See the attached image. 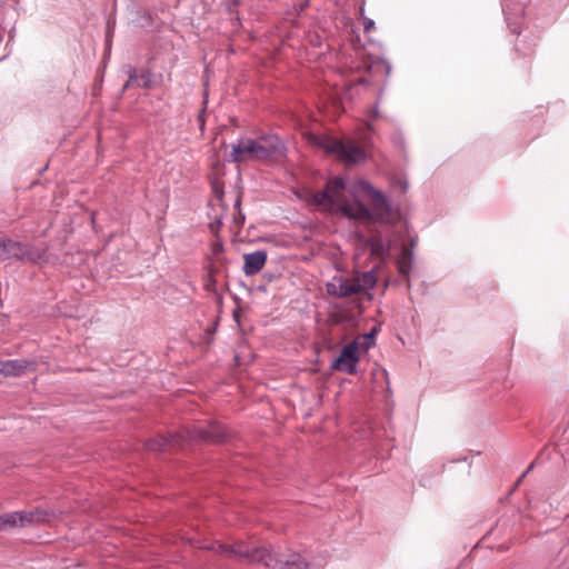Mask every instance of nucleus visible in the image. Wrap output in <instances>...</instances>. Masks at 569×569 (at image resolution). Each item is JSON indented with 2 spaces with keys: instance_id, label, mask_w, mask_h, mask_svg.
Returning a JSON list of instances; mask_svg holds the SVG:
<instances>
[{
  "instance_id": "obj_1",
  "label": "nucleus",
  "mask_w": 569,
  "mask_h": 569,
  "mask_svg": "<svg viewBox=\"0 0 569 569\" xmlns=\"http://www.w3.org/2000/svg\"><path fill=\"white\" fill-rule=\"evenodd\" d=\"M346 182L342 178H333L326 183L325 189L312 194V202L326 209L339 208L343 216L350 219L363 220L371 223H381L395 227L399 221V213L393 211L387 197L371 184L367 183V191L371 197L372 208L369 209L361 202L349 203L343 191Z\"/></svg>"
},
{
  "instance_id": "obj_2",
  "label": "nucleus",
  "mask_w": 569,
  "mask_h": 569,
  "mask_svg": "<svg viewBox=\"0 0 569 569\" xmlns=\"http://www.w3.org/2000/svg\"><path fill=\"white\" fill-rule=\"evenodd\" d=\"M231 437L229 430L217 421H210L206 427L186 428L181 432L170 433L168 437L158 436L144 440V450L164 451L170 448H183L187 443L221 445Z\"/></svg>"
},
{
  "instance_id": "obj_3",
  "label": "nucleus",
  "mask_w": 569,
  "mask_h": 569,
  "mask_svg": "<svg viewBox=\"0 0 569 569\" xmlns=\"http://www.w3.org/2000/svg\"><path fill=\"white\" fill-rule=\"evenodd\" d=\"M286 156V147L278 136L268 134L257 139H242L233 144L231 160L237 163L247 161H279Z\"/></svg>"
},
{
  "instance_id": "obj_4",
  "label": "nucleus",
  "mask_w": 569,
  "mask_h": 569,
  "mask_svg": "<svg viewBox=\"0 0 569 569\" xmlns=\"http://www.w3.org/2000/svg\"><path fill=\"white\" fill-rule=\"evenodd\" d=\"M46 257V251L33 244L14 241L10 238L0 239V259H16L22 262L38 263Z\"/></svg>"
},
{
  "instance_id": "obj_5",
  "label": "nucleus",
  "mask_w": 569,
  "mask_h": 569,
  "mask_svg": "<svg viewBox=\"0 0 569 569\" xmlns=\"http://www.w3.org/2000/svg\"><path fill=\"white\" fill-rule=\"evenodd\" d=\"M217 553L246 559L249 563H261L266 567L271 565L272 553L267 547H249L244 542L234 545H218L214 548Z\"/></svg>"
},
{
  "instance_id": "obj_6",
  "label": "nucleus",
  "mask_w": 569,
  "mask_h": 569,
  "mask_svg": "<svg viewBox=\"0 0 569 569\" xmlns=\"http://www.w3.org/2000/svg\"><path fill=\"white\" fill-rule=\"evenodd\" d=\"M368 231L370 233L369 237H366L362 232H356V239L370 250L372 258L382 263L386 262L390 253L391 243L383 242L381 233L377 228L368 226Z\"/></svg>"
},
{
  "instance_id": "obj_7",
  "label": "nucleus",
  "mask_w": 569,
  "mask_h": 569,
  "mask_svg": "<svg viewBox=\"0 0 569 569\" xmlns=\"http://www.w3.org/2000/svg\"><path fill=\"white\" fill-rule=\"evenodd\" d=\"M359 343L357 340L345 346L340 355L332 361L330 369L341 371L348 375L357 373V366L360 360L358 352Z\"/></svg>"
},
{
  "instance_id": "obj_8",
  "label": "nucleus",
  "mask_w": 569,
  "mask_h": 569,
  "mask_svg": "<svg viewBox=\"0 0 569 569\" xmlns=\"http://www.w3.org/2000/svg\"><path fill=\"white\" fill-rule=\"evenodd\" d=\"M339 160L346 164H358L366 160V151L356 143L348 141L343 142V150L339 153Z\"/></svg>"
},
{
  "instance_id": "obj_9",
  "label": "nucleus",
  "mask_w": 569,
  "mask_h": 569,
  "mask_svg": "<svg viewBox=\"0 0 569 569\" xmlns=\"http://www.w3.org/2000/svg\"><path fill=\"white\" fill-rule=\"evenodd\" d=\"M244 259V266H243V272L247 276H253L258 273L264 266L267 261V253L266 251L258 250L252 253H247L243 256Z\"/></svg>"
},
{
  "instance_id": "obj_10",
  "label": "nucleus",
  "mask_w": 569,
  "mask_h": 569,
  "mask_svg": "<svg viewBox=\"0 0 569 569\" xmlns=\"http://www.w3.org/2000/svg\"><path fill=\"white\" fill-rule=\"evenodd\" d=\"M274 561L276 566L280 569H309L310 562L307 561L299 552H290L286 559L281 556L274 558L272 556L271 562Z\"/></svg>"
},
{
  "instance_id": "obj_11",
  "label": "nucleus",
  "mask_w": 569,
  "mask_h": 569,
  "mask_svg": "<svg viewBox=\"0 0 569 569\" xmlns=\"http://www.w3.org/2000/svg\"><path fill=\"white\" fill-rule=\"evenodd\" d=\"M22 527L44 523L50 520L51 512L42 508H36L30 511H21Z\"/></svg>"
},
{
  "instance_id": "obj_12",
  "label": "nucleus",
  "mask_w": 569,
  "mask_h": 569,
  "mask_svg": "<svg viewBox=\"0 0 569 569\" xmlns=\"http://www.w3.org/2000/svg\"><path fill=\"white\" fill-rule=\"evenodd\" d=\"M316 143L327 153L336 154L337 157L343 150V141L329 136L316 138Z\"/></svg>"
},
{
  "instance_id": "obj_13",
  "label": "nucleus",
  "mask_w": 569,
  "mask_h": 569,
  "mask_svg": "<svg viewBox=\"0 0 569 569\" xmlns=\"http://www.w3.org/2000/svg\"><path fill=\"white\" fill-rule=\"evenodd\" d=\"M28 365V361L18 359L0 361V372L6 376H19L26 371Z\"/></svg>"
},
{
  "instance_id": "obj_14",
  "label": "nucleus",
  "mask_w": 569,
  "mask_h": 569,
  "mask_svg": "<svg viewBox=\"0 0 569 569\" xmlns=\"http://www.w3.org/2000/svg\"><path fill=\"white\" fill-rule=\"evenodd\" d=\"M412 256L411 249L408 247H402L401 252L397 259L398 272L408 278L412 268Z\"/></svg>"
},
{
  "instance_id": "obj_15",
  "label": "nucleus",
  "mask_w": 569,
  "mask_h": 569,
  "mask_svg": "<svg viewBox=\"0 0 569 569\" xmlns=\"http://www.w3.org/2000/svg\"><path fill=\"white\" fill-rule=\"evenodd\" d=\"M339 298L351 297L361 291L359 279H339Z\"/></svg>"
},
{
  "instance_id": "obj_16",
  "label": "nucleus",
  "mask_w": 569,
  "mask_h": 569,
  "mask_svg": "<svg viewBox=\"0 0 569 569\" xmlns=\"http://www.w3.org/2000/svg\"><path fill=\"white\" fill-rule=\"evenodd\" d=\"M22 527V516L21 511L9 512L4 515H0V530H3L8 527Z\"/></svg>"
},
{
  "instance_id": "obj_17",
  "label": "nucleus",
  "mask_w": 569,
  "mask_h": 569,
  "mask_svg": "<svg viewBox=\"0 0 569 569\" xmlns=\"http://www.w3.org/2000/svg\"><path fill=\"white\" fill-rule=\"evenodd\" d=\"M208 264L204 266L206 272H210L213 274H219L222 272H227L228 259L227 258H218V259H208Z\"/></svg>"
},
{
  "instance_id": "obj_18",
  "label": "nucleus",
  "mask_w": 569,
  "mask_h": 569,
  "mask_svg": "<svg viewBox=\"0 0 569 569\" xmlns=\"http://www.w3.org/2000/svg\"><path fill=\"white\" fill-rule=\"evenodd\" d=\"M216 287H217L216 274L207 272L206 279H204V283H203L204 290L208 291V292L218 295L217 290H216Z\"/></svg>"
},
{
  "instance_id": "obj_19",
  "label": "nucleus",
  "mask_w": 569,
  "mask_h": 569,
  "mask_svg": "<svg viewBox=\"0 0 569 569\" xmlns=\"http://www.w3.org/2000/svg\"><path fill=\"white\" fill-rule=\"evenodd\" d=\"M223 252V243L220 239H217L211 246V253L207 257V259H218L224 258L222 256Z\"/></svg>"
},
{
  "instance_id": "obj_20",
  "label": "nucleus",
  "mask_w": 569,
  "mask_h": 569,
  "mask_svg": "<svg viewBox=\"0 0 569 569\" xmlns=\"http://www.w3.org/2000/svg\"><path fill=\"white\" fill-rule=\"evenodd\" d=\"M378 332V329L375 327L371 331L363 336L362 348L365 351L369 350L375 345V336Z\"/></svg>"
},
{
  "instance_id": "obj_21",
  "label": "nucleus",
  "mask_w": 569,
  "mask_h": 569,
  "mask_svg": "<svg viewBox=\"0 0 569 569\" xmlns=\"http://www.w3.org/2000/svg\"><path fill=\"white\" fill-rule=\"evenodd\" d=\"M240 204H241V196H238L236 203H234V207L238 209V214L234 216V219H233V223L238 228H241L244 222V214L240 210Z\"/></svg>"
},
{
  "instance_id": "obj_22",
  "label": "nucleus",
  "mask_w": 569,
  "mask_h": 569,
  "mask_svg": "<svg viewBox=\"0 0 569 569\" xmlns=\"http://www.w3.org/2000/svg\"><path fill=\"white\" fill-rule=\"evenodd\" d=\"M365 68H366V71L369 72V73H371V72H373L376 70H380V69L389 70V67H386L382 61H373V62H370V63H366Z\"/></svg>"
},
{
  "instance_id": "obj_23",
  "label": "nucleus",
  "mask_w": 569,
  "mask_h": 569,
  "mask_svg": "<svg viewBox=\"0 0 569 569\" xmlns=\"http://www.w3.org/2000/svg\"><path fill=\"white\" fill-rule=\"evenodd\" d=\"M377 278L372 272L363 274V283L368 288H372L376 284Z\"/></svg>"
},
{
  "instance_id": "obj_24",
  "label": "nucleus",
  "mask_w": 569,
  "mask_h": 569,
  "mask_svg": "<svg viewBox=\"0 0 569 569\" xmlns=\"http://www.w3.org/2000/svg\"><path fill=\"white\" fill-rule=\"evenodd\" d=\"M221 226H222V221L220 218H218L214 221L209 223V229L212 233L217 234Z\"/></svg>"
},
{
  "instance_id": "obj_25",
  "label": "nucleus",
  "mask_w": 569,
  "mask_h": 569,
  "mask_svg": "<svg viewBox=\"0 0 569 569\" xmlns=\"http://www.w3.org/2000/svg\"><path fill=\"white\" fill-rule=\"evenodd\" d=\"M327 292L330 296L339 298V286L336 283H327Z\"/></svg>"
},
{
  "instance_id": "obj_26",
  "label": "nucleus",
  "mask_w": 569,
  "mask_h": 569,
  "mask_svg": "<svg viewBox=\"0 0 569 569\" xmlns=\"http://www.w3.org/2000/svg\"><path fill=\"white\" fill-rule=\"evenodd\" d=\"M517 52H519L522 57H528L533 53V49L522 48L520 43L517 44Z\"/></svg>"
},
{
  "instance_id": "obj_27",
  "label": "nucleus",
  "mask_w": 569,
  "mask_h": 569,
  "mask_svg": "<svg viewBox=\"0 0 569 569\" xmlns=\"http://www.w3.org/2000/svg\"><path fill=\"white\" fill-rule=\"evenodd\" d=\"M375 28V22L370 19H366L363 21V29H365V32H369L371 29Z\"/></svg>"
},
{
  "instance_id": "obj_28",
  "label": "nucleus",
  "mask_w": 569,
  "mask_h": 569,
  "mask_svg": "<svg viewBox=\"0 0 569 569\" xmlns=\"http://www.w3.org/2000/svg\"><path fill=\"white\" fill-rule=\"evenodd\" d=\"M239 4V0H231L227 3V9L230 13L234 11V8Z\"/></svg>"
},
{
  "instance_id": "obj_29",
  "label": "nucleus",
  "mask_w": 569,
  "mask_h": 569,
  "mask_svg": "<svg viewBox=\"0 0 569 569\" xmlns=\"http://www.w3.org/2000/svg\"><path fill=\"white\" fill-rule=\"evenodd\" d=\"M213 192L220 198L222 194V190L220 189L218 182L212 183Z\"/></svg>"
},
{
  "instance_id": "obj_30",
  "label": "nucleus",
  "mask_w": 569,
  "mask_h": 569,
  "mask_svg": "<svg viewBox=\"0 0 569 569\" xmlns=\"http://www.w3.org/2000/svg\"><path fill=\"white\" fill-rule=\"evenodd\" d=\"M417 244V238L416 237H411L409 239V243L408 244H405L403 247H408L411 249V251L413 250L415 246Z\"/></svg>"
},
{
  "instance_id": "obj_31",
  "label": "nucleus",
  "mask_w": 569,
  "mask_h": 569,
  "mask_svg": "<svg viewBox=\"0 0 569 569\" xmlns=\"http://www.w3.org/2000/svg\"><path fill=\"white\" fill-rule=\"evenodd\" d=\"M356 83L361 86H370L369 80L366 78H359Z\"/></svg>"
},
{
  "instance_id": "obj_32",
  "label": "nucleus",
  "mask_w": 569,
  "mask_h": 569,
  "mask_svg": "<svg viewBox=\"0 0 569 569\" xmlns=\"http://www.w3.org/2000/svg\"><path fill=\"white\" fill-rule=\"evenodd\" d=\"M214 331H216V327H211V328H208V329L206 330V333H207V335H213V333H214Z\"/></svg>"
},
{
  "instance_id": "obj_33",
  "label": "nucleus",
  "mask_w": 569,
  "mask_h": 569,
  "mask_svg": "<svg viewBox=\"0 0 569 569\" xmlns=\"http://www.w3.org/2000/svg\"><path fill=\"white\" fill-rule=\"evenodd\" d=\"M307 6H308V0H306L303 3H301L300 11L303 10Z\"/></svg>"
},
{
  "instance_id": "obj_34",
  "label": "nucleus",
  "mask_w": 569,
  "mask_h": 569,
  "mask_svg": "<svg viewBox=\"0 0 569 569\" xmlns=\"http://www.w3.org/2000/svg\"><path fill=\"white\" fill-rule=\"evenodd\" d=\"M143 86H144V88L150 87V84H149V80H147V76H146V74H144V82H143Z\"/></svg>"
},
{
  "instance_id": "obj_35",
  "label": "nucleus",
  "mask_w": 569,
  "mask_h": 569,
  "mask_svg": "<svg viewBox=\"0 0 569 569\" xmlns=\"http://www.w3.org/2000/svg\"><path fill=\"white\" fill-rule=\"evenodd\" d=\"M131 79L127 81V83L123 86V89L128 88L130 86Z\"/></svg>"
},
{
  "instance_id": "obj_36",
  "label": "nucleus",
  "mask_w": 569,
  "mask_h": 569,
  "mask_svg": "<svg viewBox=\"0 0 569 569\" xmlns=\"http://www.w3.org/2000/svg\"><path fill=\"white\" fill-rule=\"evenodd\" d=\"M199 119H200V121H201V127H203V124H204L203 119H202L201 117H200Z\"/></svg>"
},
{
  "instance_id": "obj_37",
  "label": "nucleus",
  "mask_w": 569,
  "mask_h": 569,
  "mask_svg": "<svg viewBox=\"0 0 569 569\" xmlns=\"http://www.w3.org/2000/svg\"><path fill=\"white\" fill-rule=\"evenodd\" d=\"M532 466H533V465L531 463V465L529 466V468H528V470H527L526 472H528L529 470H531V469H532Z\"/></svg>"
},
{
  "instance_id": "obj_38",
  "label": "nucleus",
  "mask_w": 569,
  "mask_h": 569,
  "mask_svg": "<svg viewBox=\"0 0 569 569\" xmlns=\"http://www.w3.org/2000/svg\"><path fill=\"white\" fill-rule=\"evenodd\" d=\"M233 317H234V318H237V317H238V312H237V311H234V312H233Z\"/></svg>"
}]
</instances>
